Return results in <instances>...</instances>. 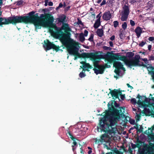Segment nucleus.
<instances>
[{"label": "nucleus", "instance_id": "obj_59", "mask_svg": "<svg viewBox=\"0 0 154 154\" xmlns=\"http://www.w3.org/2000/svg\"><path fill=\"white\" fill-rule=\"evenodd\" d=\"M80 152L82 154H84V152L83 151V149L82 147L80 148Z\"/></svg>", "mask_w": 154, "mask_h": 154}, {"label": "nucleus", "instance_id": "obj_52", "mask_svg": "<svg viewBox=\"0 0 154 154\" xmlns=\"http://www.w3.org/2000/svg\"><path fill=\"white\" fill-rule=\"evenodd\" d=\"M128 150L129 152L130 153H132V150H131V146H129L128 147Z\"/></svg>", "mask_w": 154, "mask_h": 154}, {"label": "nucleus", "instance_id": "obj_40", "mask_svg": "<svg viewBox=\"0 0 154 154\" xmlns=\"http://www.w3.org/2000/svg\"><path fill=\"white\" fill-rule=\"evenodd\" d=\"M105 69L106 68H110L111 67V66L109 65H108L107 63H106L103 65Z\"/></svg>", "mask_w": 154, "mask_h": 154}, {"label": "nucleus", "instance_id": "obj_9", "mask_svg": "<svg viewBox=\"0 0 154 154\" xmlns=\"http://www.w3.org/2000/svg\"><path fill=\"white\" fill-rule=\"evenodd\" d=\"M125 64L131 68V66H143L146 67L147 68V67H148L147 66V65L143 64V62L142 63V64L141 65H140L139 63L135 61L134 59H132L130 60H127L126 62H125ZM147 69H148L147 70L149 72V71H150L151 69L150 68H148ZM148 73L150 74V73H149V72Z\"/></svg>", "mask_w": 154, "mask_h": 154}, {"label": "nucleus", "instance_id": "obj_32", "mask_svg": "<svg viewBox=\"0 0 154 154\" xmlns=\"http://www.w3.org/2000/svg\"><path fill=\"white\" fill-rule=\"evenodd\" d=\"M122 28L124 29L125 30L127 27V23L126 22H125L124 23L122 24Z\"/></svg>", "mask_w": 154, "mask_h": 154}, {"label": "nucleus", "instance_id": "obj_31", "mask_svg": "<svg viewBox=\"0 0 154 154\" xmlns=\"http://www.w3.org/2000/svg\"><path fill=\"white\" fill-rule=\"evenodd\" d=\"M77 20H78V21L77 23V24L78 25H81L83 26H84L83 23L82 22L81 20H80L79 18H78Z\"/></svg>", "mask_w": 154, "mask_h": 154}, {"label": "nucleus", "instance_id": "obj_54", "mask_svg": "<svg viewBox=\"0 0 154 154\" xmlns=\"http://www.w3.org/2000/svg\"><path fill=\"white\" fill-rule=\"evenodd\" d=\"M150 60H154V57L153 55H151L149 57Z\"/></svg>", "mask_w": 154, "mask_h": 154}, {"label": "nucleus", "instance_id": "obj_8", "mask_svg": "<svg viewBox=\"0 0 154 154\" xmlns=\"http://www.w3.org/2000/svg\"><path fill=\"white\" fill-rule=\"evenodd\" d=\"M113 66L115 67V73L118 75L119 76L121 72V70L122 69L124 71H125V69L123 67V65L121 62L118 61H115L113 63Z\"/></svg>", "mask_w": 154, "mask_h": 154}, {"label": "nucleus", "instance_id": "obj_1", "mask_svg": "<svg viewBox=\"0 0 154 154\" xmlns=\"http://www.w3.org/2000/svg\"><path fill=\"white\" fill-rule=\"evenodd\" d=\"M29 18V23L33 24L36 29H40L41 26L48 27L49 32L51 35L55 38H59L64 44H66L65 40H71V34L69 32L71 29L69 25L64 23H63L61 29L58 27L53 23L54 18L51 14H42L40 17L38 13L35 14L34 11H32L30 12Z\"/></svg>", "mask_w": 154, "mask_h": 154}, {"label": "nucleus", "instance_id": "obj_33", "mask_svg": "<svg viewBox=\"0 0 154 154\" xmlns=\"http://www.w3.org/2000/svg\"><path fill=\"white\" fill-rule=\"evenodd\" d=\"M113 152L115 154H123L122 152L119 151L117 149L114 150Z\"/></svg>", "mask_w": 154, "mask_h": 154}, {"label": "nucleus", "instance_id": "obj_58", "mask_svg": "<svg viewBox=\"0 0 154 154\" xmlns=\"http://www.w3.org/2000/svg\"><path fill=\"white\" fill-rule=\"evenodd\" d=\"M63 5L62 4V3L60 2L59 4V5L58 6L59 7V8H61L63 7Z\"/></svg>", "mask_w": 154, "mask_h": 154}, {"label": "nucleus", "instance_id": "obj_45", "mask_svg": "<svg viewBox=\"0 0 154 154\" xmlns=\"http://www.w3.org/2000/svg\"><path fill=\"white\" fill-rule=\"evenodd\" d=\"M106 3V1L105 0H103L102 1V3L100 4V6H102L105 4Z\"/></svg>", "mask_w": 154, "mask_h": 154}, {"label": "nucleus", "instance_id": "obj_53", "mask_svg": "<svg viewBox=\"0 0 154 154\" xmlns=\"http://www.w3.org/2000/svg\"><path fill=\"white\" fill-rule=\"evenodd\" d=\"M115 36L114 35H112L110 38V39L112 41H113L115 39Z\"/></svg>", "mask_w": 154, "mask_h": 154}, {"label": "nucleus", "instance_id": "obj_44", "mask_svg": "<svg viewBox=\"0 0 154 154\" xmlns=\"http://www.w3.org/2000/svg\"><path fill=\"white\" fill-rule=\"evenodd\" d=\"M101 12H100L97 16L96 18H98V19H100V18L101 17Z\"/></svg>", "mask_w": 154, "mask_h": 154}, {"label": "nucleus", "instance_id": "obj_13", "mask_svg": "<svg viewBox=\"0 0 154 154\" xmlns=\"http://www.w3.org/2000/svg\"><path fill=\"white\" fill-rule=\"evenodd\" d=\"M144 133L148 135V143L151 142V141L154 142V134L150 132L149 130H146Z\"/></svg>", "mask_w": 154, "mask_h": 154}, {"label": "nucleus", "instance_id": "obj_47", "mask_svg": "<svg viewBox=\"0 0 154 154\" xmlns=\"http://www.w3.org/2000/svg\"><path fill=\"white\" fill-rule=\"evenodd\" d=\"M140 128H139L138 131L140 132H142L143 131V128L142 126H140Z\"/></svg>", "mask_w": 154, "mask_h": 154}, {"label": "nucleus", "instance_id": "obj_10", "mask_svg": "<svg viewBox=\"0 0 154 154\" xmlns=\"http://www.w3.org/2000/svg\"><path fill=\"white\" fill-rule=\"evenodd\" d=\"M123 12L121 17V20L123 21L127 20L130 12L129 7L128 5H125L123 7Z\"/></svg>", "mask_w": 154, "mask_h": 154}, {"label": "nucleus", "instance_id": "obj_2", "mask_svg": "<svg viewBox=\"0 0 154 154\" xmlns=\"http://www.w3.org/2000/svg\"><path fill=\"white\" fill-rule=\"evenodd\" d=\"M108 104V110L105 111V114L103 118H101L99 123V127H97L98 132H106L111 131L109 129V127L114 126L117 123V121L121 117L124 118L125 116L122 109L125 110L124 107H119V105L115 101L114 106L116 107H119V109L115 108L112 105L111 107H109Z\"/></svg>", "mask_w": 154, "mask_h": 154}, {"label": "nucleus", "instance_id": "obj_17", "mask_svg": "<svg viewBox=\"0 0 154 154\" xmlns=\"http://www.w3.org/2000/svg\"><path fill=\"white\" fill-rule=\"evenodd\" d=\"M148 68H150L151 69L150 71H149V73L151 75L152 79L154 82V67L150 65L147 67V69Z\"/></svg>", "mask_w": 154, "mask_h": 154}, {"label": "nucleus", "instance_id": "obj_43", "mask_svg": "<svg viewBox=\"0 0 154 154\" xmlns=\"http://www.w3.org/2000/svg\"><path fill=\"white\" fill-rule=\"evenodd\" d=\"M84 35L85 36H87L88 34V31L86 30H85L84 31Z\"/></svg>", "mask_w": 154, "mask_h": 154}, {"label": "nucleus", "instance_id": "obj_36", "mask_svg": "<svg viewBox=\"0 0 154 154\" xmlns=\"http://www.w3.org/2000/svg\"><path fill=\"white\" fill-rule=\"evenodd\" d=\"M93 38L94 35L93 34H91L90 37L88 38V40L91 42H93L94 40Z\"/></svg>", "mask_w": 154, "mask_h": 154}, {"label": "nucleus", "instance_id": "obj_12", "mask_svg": "<svg viewBox=\"0 0 154 154\" xmlns=\"http://www.w3.org/2000/svg\"><path fill=\"white\" fill-rule=\"evenodd\" d=\"M53 44L51 42L49 41L47 39L46 40L44 41V45L43 47L47 50H49L51 49Z\"/></svg>", "mask_w": 154, "mask_h": 154}, {"label": "nucleus", "instance_id": "obj_50", "mask_svg": "<svg viewBox=\"0 0 154 154\" xmlns=\"http://www.w3.org/2000/svg\"><path fill=\"white\" fill-rule=\"evenodd\" d=\"M148 40L150 41H154V37H150L148 38Z\"/></svg>", "mask_w": 154, "mask_h": 154}, {"label": "nucleus", "instance_id": "obj_4", "mask_svg": "<svg viewBox=\"0 0 154 154\" xmlns=\"http://www.w3.org/2000/svg\"><path fill=\"white\" fill-rule=\"evenodd\" d=\"M65 41L66 44H64L63 42H61L62 43L63 45L66 47L69 54L71 55H73L75 56V60H76L78 57L88 58L89 57L93 56V53L83 52L80 54L78 53L77 51H75V49L72 48L75 47L73 45L69 44V42H71V40H65Z\"/></svg>", "mask_w": 154, "mask_h": 154}, {"label": "nucleus", "instance_id": "obj_25", "mask_svg": "<svg viewBox=\"0 0 154 154\" xmlns=\"http://www.w3.org/2000/svg\"><path fill=\"white\" fill-rule=\"evenodd\" d=\"M140 58V56L138 54H137V55H136L135 56L134 59L135 60V61H136L137 62H138L139 63V62H140V60H139Z\"/></svg>", "mask_w": 154, "mask_h": 154}, {"label": "nucleus", "instance_id": "obj_38", "mask_svg": "<svg viewBox=\"0 0 154 154\" xmlns=\"http://www.w3.org/2000/svg\"><path fill=\"white\" fill-rule=\"evenodd\" d=\"M103 48L104 50H110L111 49V48L110 47L106 46H103Z\"/></svg>", "mask_w": 154, "mask_h": 154}, {"label": "nucleus", "instance_id": "obj_56", "mask_svg": "<svg viewBox=\"0 0 154 154\" xmlns=\"http://www.w3.org/2000/svg\"><path fill=\"white\" fill-rule=\"evenodd\" d=\"M48 5L49 6H52L53 5V3L51 2H48Z\"/></svg>", "mask_w": 154, "mask_h": 154}, {"label": "nucleus", "instance_id": "obj_51", "mask_svg": "<svg viewBox=\"0 0 154 154\" xmlns=\"http://www.w3.org/2000/svg\"><path fill=\"white\" fill-rule=\"evenodd\" d=\"M91 16H92V17H93L94 18H95V13H94V11L91 12Z\"/></svg>", "mask_w": 154, "mask_h": 154}, {"label": "nucleus", "instance_id": "obj_30", "mask_svg": "<svg viewBox=\"0 0 154 154\" xmlns=\"http://www.w3.org/2000/svg\"><path fill=\"white\" fill-rule=\"evenodd\" d=\"M79 76L81 78H82L84 77L86 75L85 74V73L82 71L80 72L79 75Z\"/></svg>", "mask_w": 154, "mask_h": 154}, {"label": "nucleus", "instance_id": "obj_37", "mask_svg": "<svg viewBox=\"0 0 154 154\" xmlns=\"http://www.w3.org/2000/svg\"><path fill=\"white\" fill-rule=\"evenodd\" d=\"M114 27L116 28L119 25V22L117 21H115L113 22Z\"/></svg>", "mask_w": 154, "mask_h": 154}, {"label": "nucleus", "instance_id": "obj_23", "mask_svg": "<svg viewBox=\"0 0 154 154\" xmlns=\"http://www.w3.org/2000/svg\"><path fill=\"white\" fill-rule=\"evenodd\" d=\"M108 137V135L106 133L102 134L100 137V140L102 141H104V138H107Z\"/></svg>", "mask_w": 154, "mask_h": 154}, {"label": "nucleus", "instance_id": "obj_57", "mask_svg": "<svg viewBox=\"0 0 154 154\" xmlns=\"http://www.w3.org/2000/svg\"><path fill=\"white\" fill-rule=\"evenodd\" d=\"M109 44L110 46L111 47H113V43L112 42L110 41L109 42Z\"/></svg>", "mask_w": 154, "mask_h": 154}, {"label": "nucleus", "instance_id": "obj_34", "mask_svg": "<svg viewBox=\"0 0 154 154\" xmlns=\"http://www.w3.org/2000/svg\"><path fill=\"white\" fill-rule=\"evenodd\" d=\"M131 102L134 104H135L137 103L136 100L134 98L131 99Z\"/></svg>", "mask_w": 154, "mask_h": 154}, {"label": "nucleus", "instance_id": "obj_27", "mask_svg": "<svg viewBox=\"0 0 154 154\" xmlns=\"http://www.w3.org/2000/svg\"><path fill=\"white\" fill-rule=\"evenodd\" d=\"M84 68L88 69H91L92 67L89 63H85L83 65Z\"/></svg>", "mask_w": 154, "mask_h": 154}, {"label": "nucleus", "instance_id": "obj_55", "mask_svg": "<svg viewBox=\"0 0 154 154\" xmlns=\"http://www.w3.org/2000/svg\"><path fill=\"white\" fill-rule=\"evenodd\" d=\"M142 103V102L141 100H139L137 102V103L138 105H140Z\"/></svg>", "mask_w": 154, "mask_h": 154}, {"label": "nucleus", "instance_id": "obj_46", "mask_svg": "<svg viewBox=\"0 0 154 154\" xmlns=\"http://www.w3.org/2000/svg\"><path fill=\"white\" fill-rule=\"evenodd\" d=\"M134 128L136 129L137 131H138L139 130V125H138V124H136L135 125V126H134Z\"/></svg>", "mask_w": 154, "mask_h": 154}, {"label": "nucleus", "instance_id": "obj_64", "mask_svg": "<svg viewBox=\"0 0 154 154\" xmlns=\"http://www.w3.org/2000/svg\"><path fill=\"white\" fill-rule=\"evenodd\" d=\"M92 150H89L88 152V154H91L92 152Z\"/></svg>", "mask_w": 154, "mask_h": 154}, {"label": "nucleus", "instance_id": "obj_63", "mask_svg": "<svg viewBox=\"0 0 154 154\" xmlns=\"http://www.w3.org/2000/svg\"><path fill=\"white\" fill-rule=\"evenodd\" d=\"M141 96L140 95V94H138V95H137V98L139 99V100L141 98Z\"/></svg>", "mask_w": 154, "mask_h": 154}, {"label": "nucleus", "instance_id": "obj_28", "mask_svg": "<svg viewBox=\"0 0 154 154\" xmlns=\"http://www.w3.org/2000/svg\"><path fill=\"white\" fill-rule=\"evenodd\" d=\"M115 0H107L106 4L108 5H110L115 2Z\"/></svg>", "mask_w": 154, "mask_h": 154}, {"label": "nucleus", "instance_id": "obj_6", "mask_svg": "<svg viewBox=\"0 0 154 154\" xmlns=\"http://www.w3.org/2000/svg\"><path fill=\"white\" fill-rule=\"evenodd\" d=\"M93 53V57H89L91 60H93L94 61V66L95 68L98 69V70L94 69V71L95 73H98L100 74H102L103 73L105 69L103 65H99L98 63L99 62V60L101 59H98V57L96 55H100L102 53L100 51L96 52H91Z\"/></svg>", "mask_w": 154, "mask_h": 154}, {"label": "nucleus", "instance_id": "obj_20", "mask_svg": "<svg viewBox=\"0 0 154 154\" xmlns=\"http://www.w3.org/2000/svg\"><path fill=\"white\" fill-rule=\"evenodd\" d=\"M97 35L100 37H101L103 35V31L102 29H98L97 31Z\"/></svg>", "mask_w": 154, "mask_h": 154}, {"label": "nucleus", "instance_id": "obj_5", "mask_svg": "<svg viewBox=\"0 0 154 154\" xmlns=\"http://www.w3.org/2000/svg\"><path fill=\"white\" fill-rule=\"evenodd\" d=\"M137 147L139 149L142 146L140 154H154V143L149 142L148 144L140 140L138 138L136 141Z\"/></svg>", "mask_w": 154, "mask_h": 154}, {"label": "nucleus", "instance_id": "obj_49", "mask_svg": "<svg viewBox=\"0 0 154 154\" xmlns=\"http://www.w3.org/2000/svg\"><path fill=\"white\" fill-rule=\"evenodd\" d=\"M131 146L132 149H134L137 147L136 144L132 143L131 144Z\"/></svg>", "mask_w": 154, "mask_h": 154}, {"label": "nucleus", "instance_id": "obj_7", "mask_svg": "<svg viewBox=\"0 0 154 154\" xmlns=\"http://www.w3.org/2000/svg\"><path fill=\"white\" fill-rule=\"evenodd\" d=\"M98 59H105L107 61V63H113L115 60H120V55L117 54H114L110 52H108L106 54L97 55Z\"/></svg>", "mask_w": 154, "mask_h": 154}, {"label": "nucleus", "instance_id": "obj_42", "mask_svg": "<svg viewBox=\"0 0 154 154\" xmlns=\"http://www.w3.org/2000/svg\"><path fill=\"white\" fill-rule=\"evenodd\" d=\"M152 129L150 128H149L148 130H149L150 132H152V130L154 131V125L151 127Z\"/></svg>", "mask_w": 154, "mask_h": 154}, {"label": "nucleus", "instance_id": "obj_41", "mask_svg": "<svg viewBox=\"0 0 154 154\" xmlns=\"http://www.w3.org/2000/svg\"><path fill=\"white\" fill-rule=\"evenodd\" d=\"M130 23L131 25L132 26H133L135 25V23L134 21L132 20H130Z\"/></svg>", "mask_w": 154, "mask_h": 154}, {"label": "nucleus", "instance_id": "obj_22", "mask_svg": "<svg viewBox=\"0 0 154 154\" xmlns=\"http://www.w3.org/2000/svg\"><path fill=\"white\" fill-rule=\"evenodd\" d=\"M60 47L59 46H57L53 44L52 48H51V49H53L54 50L56 51H58L59 50H60Z\"/></svg>", "mask_w": 154, "mask_h": 154}, {"label": "nucleus", "instance_id": "obj_60", "mask_svg": "<svg viewBox=\"0 0 154 154\" xmlns=\"http://www.w3.org/2000/svg\"><path fill=\"white\" fill-rule=\"evenodd\" d=\"M127 85L128 88H130L131 89L133 88V87L132 86H131L129 84L127 83Z\"/></svg>", "mask_w": 154, "mask_h": 154}, {"label": "nucleus", "instance_id": "obj_15", "mask_svg": "<svg viewBox=\"0 0 154 154\" xmlns=\"http://www.w3.org/2000/svg\"><path fill=\"white\" fill-rule=\"evenodd\" d=\"M67 134H68L70 136V138L73 141V145H72V147H74L77 144V142L75 141V140H77L76 138L73 137L72 135V134H71L70 131H69L67 130Z\"/></svg>", "mask_w": 154, "mask_h": 154}, {"label": "nucleus", "instance_id": "obj_29", "mask_svg": "<svg viewBox=\"0 0 154 154\" xmlns=\"http://www.w3.org/2000/svg\"><path fill=\"white\" fill-rule=\"evenodd\" d=\"M119 95L120 96L121 99L122 100H124L125 98V94H122V91H121V94H119Z\"/></svg>", "mask_w": 154, "mask_h": 154}, {"label": "nucleus", "instance_id": "obj_35", "mask_svg": "<svg viewBox=\"0 0 154 154\" xmlns=\"http://www.w3.org/2000/svg\"><path fill=\"white\" fill-rule=\"evenodd\" d=\"M146 42L142 41L139 44V46L140 47H143L146 44Z\"/></svg>", "mask_w": 154, "mask_h": 154}, {"label": "nucleus", "instance_id": "obj_18", "mask_svg": "<svg viewBox=\"0 0 154 154\" xmlns=\"http://www.w3.org/2000/svg\"><path fill=\"white\" fill-rule=\"evenodd\" d=\"M135 32L137 36L139 38L142 33V30L141 28L139 27H137L135 30Z\"/></svg>", "mask_w": 154, "mask_h": 154}, {"label": "nucleus", "instance_id": "obj_16", "mask_svg": "<svg viewBox=\"0 0 154 154\" xmlns=\"http://www.w3.org/2000/svg\"><path fill=\"white\" fill-rule=\"evenodd\" d=\"M66 19V16L64 14H62L60 16L59 18L57 19V23H64L65 21V20Z\"/></svg>", "mask_w": 154, "mask_h": 154}, {"label": "nucleus", "instance_id": "obj_19", "mask_svg": "<svg viewBox=\"0 0 154 154\" xmlns=\"http://www.w3.org/2000/svg\"><path fill=\"white\" fill-rule=\"evenodd\" d=\"M101 24L100 20V19H97L94 24V27L95 29H97Z\"/></svg>", "mask_w": 154, "mask_h": 154}, {"label": "nucleus", "instance_id": "obj_11", "mask_svg": "<svg viewBox=\"0 0 154 154\" xmlns=\"http://www.w3.org/2000/svg\"><path fill=\"white\" fill-rule=\"evenodd\" d=\"M109 90L110 91L109 93L111 94L112 97L115 99L118 98L119 101H120L119 98V94H121V91L118 90L116 89L112 90L110 89Z\"/></svg>", "mask_w": 154, "mask_h": 154}, {"label": "nucleus", "instance_id": "obj_3", "mask_svg": "<svg viewBox=\"0 0 154 154\" xmlns=\"http://www.w3.org/2000/svg\"><path fill=\"white\" fill-rule=\"evenodd\" d=\"M28 16H14L6 18L0 17V26L3 25H8L12 24L16 25L17 23H27L29 22L30 12L28 14Z\"/></svg>", "mask_w": 154, "mask_h": 154}, {"label": "nucleus", "instance_id": "obj_21", "mask_svg": "<svg viewBox=\"0 0 154 154\" xmlns=\"http://www.w3.org/2000/svg\"><path fill=\"white\" fill-rule=\"evenodd\" d=\"M84 34L83 33H81L79 34V39L80 41L82 42H83L85 40Z\"/></svg>", "mask_w": 154, "mask_h": 154}, {"label": "nucleus", "instance_id": "obj_24", "mask_svg": "<svg viewBox=\"0 0 154 154\" xmlns=\"http://www.w3.org/2000/svg\"><path fill=\"white\" fill-rule=\"evenodd\" d=\"M126 56L129 58H131L134 55V53L131 52H128L126 53Z\"/></svg>", "mask_w": 154, "mask_h": 154}, {"label": "nucleus", "instance_id": "obj_48", "mask_svg": "<svg viewBox=\"0 0 154 154\" xmlns=\"http://www.w3.org/2000/svg\"><path fill=\"white\" fill-rule=\"evenodd\" d=\"M95 143H99V142L102 141L100 139L98 140L97 138L95 139Z\"/></svg>", "mask_w": 154, "mask_h": 154}, {"label": "nucleus", "instance_id": "obj_39", "mask_svg": "<svg viewBox=\"0 0 154 154\" xmlns=\"http://www.w3.org/2000/svg\"><path fill=\"white\" fill-rule=\"evenodd\" d=\"M23 1L22 0L17 1V5H22L23 4Z\"/></svg>", "mask_w": 154, "mask_h": 154}, {"label": "nucleus", "instance_id": "obj_61", "mask_svg": "<svg viewBox=\"0 0 154 154\" xmlns=\"http://www.w3.org/2000/svg\"><path fill=\"white\" fill-rule=\"evenodd\" d=\"M70 8V6H68V7H66V8L65 9V10L66 11H68L69 10V8Z\"/></svg>", "mask_w": 154, "mask_h": 154}, {"label": "nucleus", "instance_id": "obj_62", "mask_svg": "<svg viewBox=\"0 0 154 154\" xmlns=\"http://www.w3.org/2000/svg\"><path fill=\"white\" fill-rule=\"evenodd\" d=\"M148 49L149 50H150L152 48V45H149L148 47Z\"/></svg>", "mask_w": 154, "mask_h": 154}, {"label": "nucleus", "instance_id": "obj_26", "mask_svg": "<svg viewBox=\"0 0 154 154\" xmlns=\"http://www.w3.org/2000/svg\"><path fill=\"white\" fill-rule=\"evenodd\" d=\"M127 60H128L127 59L126 57L124 56H122L120 57L119 60L124 61L125 63V62H126Z\"/></svg>", "mask_w": 154, "mask_h": 154}, {"label": "nucleus", "instance_id": "obj_14", "mask_svg": "<svg viewBox=\"0 0 154 154\" xmlns=\"http://www.w3.org/2000/svg\"><path fill=\"white\" fill-rule=\"evenodd\" d=\"M112 17L110 11L105 12L103 14L102 18L104 20L108 21Z\"/></svg>", "mask_w": 154, "mask_h": 154}]
</instances>
